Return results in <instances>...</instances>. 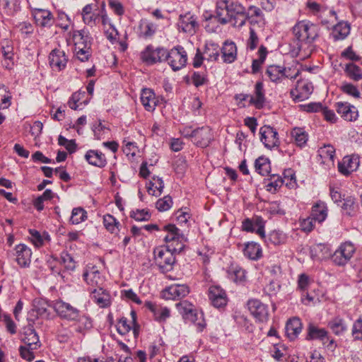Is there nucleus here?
Returning a JSON list of instances; mask_svg holds the SVG:
<instances>
[{"label":"nucleus","instance_id":"39","mask_svg":"<svg viewBox=\"0 0 362 362\" xmlns=\"http://www.w3.org/2000/svg\"><path fill=\"white\" fill-rule=\"evenodd\" d=\"M267 54L268 52L267 47L264 45H261L257 52L258 58L252 60L251 66L252 74H255L260 71L262 65L264 64L267 58Z\"/></svg>","mask_w":362,"mask_h":362},{"label":"nucleus","instance_id":"4","mask_svg":"<svg viewBox=\"0 0 362 362\" xmlns=\"http://www.w3.org/2000/svg\"><path fill=\"white\" fill-rule=\"evenodd\" d=\"M51 306L57 313V316H59L62 320L69 322L76 320L81 312L77 308L62 299L52 300Z\"/></svg>","mask_w":362,"mask_h":362},{"label":"nucleus","instance_id":"64","mask_svg":"<svg viewBox=\"0 0 362 362\" xmlns=\"http://www.w3.org/2000/svg\"><path fill=\"white\" fill-rule=\"evenodd\" d=\"M35 349H31L30 346H21L19 347V351L21 357L28 361H31L35 358L34 351Z\"/></svg>","mask_w":362,"mask_h":362},{"label":"nucleus","instance_id":"22","mask_svg":"<svg viewBox=\"0 0 362 362\" xmlns=\"http://www.w3.org/2000/svg\"><path fill=\"white\" fill-rule=\"evenodd\" d=\"M140 100L145 110L148 112H153L158 102L155 93L151 88L142 89Z\"/></svg>","mask_w":362,"mask_h":362},{"label":"nucleus","instance_id":"13","mask_svg":"<svg viewBox=\"0 0 362 362\" xmlns=\"http://www.w3.org/2000/svg\"><path fill=\"white\" fill-rule=\"evenodd\" d=\"M247 21L250 24V28H263L265 25V19L261 9L255 6H250L245 10Z\"/></svg>","mask_w":362,"mask_h":362},{"label":"nucleus","instance_id":"21","mask_svg":"<svg viewBox=\"0 0 362 362\" xmlns=\"http://www.w3.org/2000/svg\"><path fill=\"white\" fill-rule=\"evenodd\" d=\"M84 158L88 164L99 168H103L107 163L105 154L98 150L87 151Z\"/></svg>","mask_w":362,"mask_h":362},{"label":"nucleus","instance_id":"50","mask_svg":"<svg viewBox=\"0 0 362 362\" xmlns=\"http://www.w3.org/2000/svg\"><path fill=\"white\" fill-rule=\"evenodd\" d=\"M192 83L195 87H199L209 83L206 71H194L191 77Z\"/></svg>","mask_w":362,"mask_h":362},{"label":"nucleus","instance_id":"35","mask_svg":"<svg viewBox=\"0 0 362 362\" xmlns=\"http://www.w3.org/2000/svg\"><path fill=\"white\" fill-rule=\"evenodd\" d=\"M243 253L248 259L257 260L262 257V250L261 246L258 243L249 242L245 244Z\"/></svg>","mask_w":362,"mask_h":362},{"label":"nucleus","instance_id":"57","mask_svg":"<svg viewBox=\"0 0 362 362\" xmlns=\"http://www.w3.org/2000/svg\"><path fill=\"white\" fill-rule=\"evenodd\" d=\"M173 205L172 197L169 195L165 196L162 199H159L156 204V209L159 211H165L170 209Z\"/></svg>","mask_w":362,"mask_h":362},{"label":"nucleus","instance_id":"51","mask_svg":"<svg viewBox=\"0 0 362 362\" xmlns=\"http://www.w3.org/2000/svg\"><path fill=\"white\" fill-rule=\"evenodd\" d=\"M86 211L81 207L74 208L72 210L70 222L72 224H78L87 218Z\"/></svg>","mask_w":362,"mask_h":362},{"label":"nucleus","instance_id":"3","mask_svg":"<svg viewBox=\"0 0 362 362\" xmlns=\"http://www.w3.org/2000/svg\"><path fill=\"white\" fill-rule=\"evenodd\" d=\"M165 61H167L173 71H178L185 66L187 54L183 47L177 45L170 50L165 49Z\"/></svg>","mask_w":362,"mask_h":362},{"label":"nucleus","instance_id":"53","mask_svg":"<svg viewBox=\"0 0 362 362\" xmlns=\"http://www.w3.org/2000/svg\"><path fill=\"white\" fill-rule=\"evenodd\" d=\"M60 263L64 265L66 269L69 271H74L76 268V262L73 257L65 251H63L60 255Z\"/></svg>","mask_w":362,"mask_h":362},{"label":"nucleus","instance_id":"2","mask_svg":"<svg viewBox=\"0 0 362 362\" xmlns=\"http://www.w3.org/2000/svg\"><path fill=\"white\" fill-rule=\"evenodd\" d=\"M293 33L298 40L297 46L299 52L309 49L310 54L311 44L318 37L319 28L310 21H302L297 23L293 28Z\"/></svg>","mask_w":362,"mask_h":362},{"label":"nucleus","instance_id":"19","mask_svg":"<svg viewBox=\"0 0 362 362\" xmlns=\"http://www.w3.org/2000/svg\"><path fill=\"white\" fill-rule=\"evenodd\" d=\"M67 61L65 52L59 49H53L49 55V63L54 70L64 69L66 66Z\"/></svg>","mask_w":362,"mask_h":362},{"label":"nucleus","instance_id":"36","mask_svg":"<svg viewBox=\"0 0 362 362\" xmlns=\"http://www.w3.org/2000/svg\"><path fill=\"white\" fill-rule=\"evenodd\" d=\"M93 298L95 303L100 308H106L110 304V298L109 293L103 288L99 287L98 289L95 288L93 291Z\"/></svg>","mask_w":362,"mask_h":362},{"label":"nucleus","instance_id":"61","mask_svg":"<svg viewBox=\"0 0 362 362\" xmlns=\"http://www.w3.org/2000/svg\"><path fill=\"white\" fill-rule=\"evenodd\" d=\"M341 90L349 95L353 96L355 98H359L361 96L360 92L358 90L357 87L351 83H346L341 86Z\"/></svg>","mask_w":362,"mask_h":362},{"label":"nucleus","instance_id":"16","mask_svg":"<svg viewBox=\"0 0 362 362\" xmlns=\"http://www.w3.org/2000/svg\"><path fill=\"white\" fill-rule=\"evenodd\" d=\"M14 250L17 264L22 268L29 267L32 257L31 249L25 244H18Z\"/></svg>","mask_w":362,"mask_h":362},{"label":"nucleus","instance_id":"17","mask_svg":"<svg viewBox=\"0 0 362 362\" xmlns=\"http://www.w3.org/2000/svg\"><path fill=\"white\" fill-rule=\"evenodd\" d=\"M358 166L359 159L357 156H346L338 163V170L342 175L349 176L351 173L356 171Z\"/></svg>","mask_w":362,"mask_h":362},{"label":"nucleus","instance_id":"34","mask_svg":"<svg viewBox=\"0 0 362 362\" xmlns=\"http://www.w3.org/2000/svg\"><path fill=\"white\" fill-rule=\"evenodd\" d=\"M156 25L146 20H141L139 25V36L148 39L154 35L156 31Z\"/></svg>","mask_w":362,"mask_h":362},{"label":"nucleus","instance_id":"59","mask_svg":"<svg viewBox=\"0 0 362 362\" xmlns=\"http://www.w3.org/2000/svg\"><path fill=\"white\" fill-rule=\"evenodd\" d=\"M130 217L136 221H145L149 220L151 214L146 209H137L131 212Z\"/></svg>","mask_w":362,"mask_h":362},{"label":"nucleus","instance_id":"47","mask_svg":"<svg viewBox=\"0 0 362 362\" xmlns=\"http://www.w3.org/2000/svg\"><path fill=\"white\" fill-rule=\"evenodd\" d=\"M344 71L351 80L358 81L362 78V69L354 63L347 64Z\"/></svg>","mask_w":362,"mask_h":362},{"label":"nucleus","instance_id":"43","mask_svg":"<svg viewBox=\"0 0 362 362\" xmlns=\"http://www.w3.org/2000/svg\"><path fill=\"white\" fill-rule=\"evenodd\" d=\"M319 156L322 160V163L325 162H329L332 165H334V158L335 156V148L332 145H325L321 147L319 151Z\"/></svg>","mask_w":362,"mask_h":362},{"label":"nucleus","instance_id":"38","mask_svg":"<svg viewBox=\"0 0 362 362\" xmlns=\"http://www.w3.org/2000/svg\"><path fill=\"white\" fill-rule=\"evenodd\" d=\"M291 136L296 146L302 148L305 146L308 140V134L302 127H294L291 132Z\"/></svg>","mask_w":362,"mask_h":362},{"label":"nucleus","instance_id":"32","mask_svg":"<svg viewBox=\"0 0 362 362\" xmlns=\"http://www.w3.org/2000/svg\"><path fill=\"white\" fill-rule=\"evenodd\" d=\"M75 323V330L76 332L84 334L88 330L93 327V321L91 318L85 314L81 315V312L79 315L76 317Z\"/></svg>","mask_w":362,"mask_h":362},{"label":"nucleus","instance_id":"41","mask_svg":"<svg viewBox=\"0 0 362 362\" xmlns=\"http://www.w3.org/2000/svg\"><path fill=\"white\" fill-rule=\"evenodd\" d=\"M164 182L162 178L158 177H153L152 180L149 182L147 186V192L149 194L155 197H159L163 190Z\"/></svg>","mask_w":362,"mask_h":362},{"label":"nucleus","instance_id":"12","mask_svg":"<svg viewBox=\"0 0 362 362\" xmlns=\"http://www.w3.org/2000/svg\"><path fill=\"white\" fill-rule=\"evenodd\" d=\"M209 298L211 304L216 308L226 305L228 298L226 291L218 286H212L209 289Z\"/></svg>","mask_w":362,"mask_h":362},{"label":"nucleus","instance_id":"6","mask_svg":"<svg viewBox=\"0 0 362 362\" xmlns=\"http://www.w3.org/2000/svg\"><path fill=\"white\" fill-rule=\"evenodd\" d=\"M355 250L356 248L351 243L346 242L334 252L332 260L336 265L344 266L350 261Z\"/></svg>","mask_w":362,"mask_h":362},{"label":"nucleus","instance_id":"62","mask_svg":"<svg viewBox=\"0 0 362 362\" xmlns=\"http://www.w3.org/2000/svg\"><path fill=\"white\" fill-rule=\"evenodd\" d=\"M11 98L5 86L0 85V105H4V108H8L11 105Z\"/></svg>","mask_w":362,"mask_h":362},{"label":"nucleus","instance_id":"25","mask_svg":"<svg viewBox=\"0 0 362 362\" xmlns=\"http://www.w3.org/2000/svg\"><path fill=\"white\" fill-rule=\"evenodd\" d=\"M222 58L225 63L230 64L237 59V46L233 41L226 40L221 48Z\"/></svg>","mask_w":362,"mask_h":362},{"label":"nucleus","instance_id":"7","mask_svg":"<svg viewBox=\"0 0 362 362\" xmlns=\"http://www.w3.org/2000/svg\"><path fill=\"white\" fill-rule=\"evenodd\" d=\"M165 48H154L152 45H149L141 52V59L146 64L152 65L158 62H165Z\"/></svg>","mask_w":362,"mask_h":362},{"label":"nucleus","instance_id":"46","mask_svg":"<svg viewBox=\"0 0 362 362\" xmlns=\"http://www.w3.org/2000/svg\"><path fill=\"white\" fill-rule=\"evenodd\" d=\"M358 205L356 203V199L354 197L349 196L344 199L341 209L346 215L353 216L356 211Z\"/></svg>","mask_w":362,"mask_h":362},{"label":"nucleus","instance_id":"37","mask_svg":"<svg viewBox=\"0 0 362 362\" xmlns=\"http://www.w3.org/2000/svg\"><path fill=\"white\" fill-rule=\"evenodd\" d=\"M72 38L75 47H91L90 37L88 33L84 30H74Z\"/></svg>","mask_w":362,"mask_h":362},{"label":"nucleus","instance_id":"58","mask_svg":"<svg viewBox=\"0 0 362 362\" xmlns=\"http://www.w3.org/2000/svg\"><path fill=\"white\" fill-rule=\"evenodd\" d=\"M351 335L355 341H362V318L356 320L352 327Z\"/></svg>","mask_w":362,"mask_h":362},{"label":"nucleus","instance_id":"24","mask_svg":"<svg viewBox=\"0 0 362 362\" xmlns=\"http://www.w3.org/2000/svg\"><path fill=\"white\" fill-rule=\"evenodd\" d=\"M164 230L168 233L164 240L168 244H174L177 241H187V238L174 224H168L164 226Z\"/></svg>","mask_w":362,"mask_h":362},{"label":"nucleus","instance_id":"18","mask_svg":"<svg viewBox=\"0 0 362 362\" xmlns=\"http://www.w3.org/2000/svg\"><path fill=\"white\" fill-rule=\"evenodd\" d=\"M335 108L337 113L346 121H355L358 117L356 108L348 103H337L335 104Z\"/></svg>","mask_w":362,"mask_h":362},{"label":"nucleus","instance_id":"54","mask_svg":"<svg viewBox=\"0 0 362 362\" xmlns=\"http://www.w3.org/2000/svg\"><path fill=\"white\" fill-rule=\"evenodd\" d=\"M259 37L255 28H250V35L246 42V49L248 51L255 50L259 44Z\"/></svg>","mask_w":362,"mask_h":362},{"label":"nucleus","instance_id":"29","mask_svg":"<svg viewBox=\"0 0 362 362\" xmlns=\"http://www.w3.org/2000/svg\"><path fill=\"white\" fill-rule=\"evenodd\" d=\"M327 207L322 201H317L312 206L310 216L318 223L323 222L327 216Z\"/></svg>","mask_w":362,"mask_h":362},{"label":"nucleus","instance_id":"27","mask_svg":"<svg viewBox=\"0 0 362 362\" xmlns=\"http://www.w3.org/2000/svg\"><path fill=\"white\" fill-rule=\"evenodd\" d=\"M145 305L153 313L155 320L159 322H165L170 315V309L167 307H159L151 301L146 302Z\"/></svg>","mask_w":362,"mask_h":362},{"label":"nucleus","instance_id":"20","mask_svg":"<svg viewBox=\"0 0 362 362\" xmlns=\"http://www.w3.org/2000/svg\"><path fill=\"white\" fill-rule=\"evenodd\" d=\"M307 341L320 340L325 344V339H329L328 332L325 328H320L316 325L310 322L307 327Z\"/></svg>","mask_w":362,"mask_h":362},{"label":"nucleus","instance_id":"44","mask_svg":"<svg viewBox=\"0 0 362 362\" xmlns=\"http://www.w3.org/2000/svg\"><path fill=\"white\" fill-rule=\"evenodd\" d=\"M255 171L259 175L262 176L268 175L271 170L269 158L263 156L257 158L255 162Z\"/></svg>","mask_w":362,"mask_h":362},{"label":"nucleus","instance_id":"48","mask_svg":"<svg viewBox=\"0 0 362 362\" xmlns=\"http://www.w3.org/2000/svg\"><path fill=\"white\" fill-rule=\"evenodd\" d=\"M219 47L216 44H209L205 46L204 55L207 61H216L219 57Z\"/></svg>","mask_w":362,"mask_h":362},{"label":"nucleus","instance_id":"1","mask_svg":"<svg viewBox=\"0 0 362 362\" xmlns=\"http://www.w3.org/2000/svg\"><path fill=\"white\" fill-rule=\"evenodd\" d=\"M215 18L221 24L231 23L234 27L241 28L246 21L245 8L238 1L232 0H218L216 16H210L206 20Z\"/></svg>","mask_w":362,"mask_h":362},{"label":"nucleus","instance_id":"33","mask_svg":"<svg viewBox=\"0 0 362 362\" xmlns=\"http://www.w3.org/2000/svg\"><path fill=\"white\" fill-rule=\"evenodd\" d=\"M197 26V22L193 16H190L189 14L180 16L178 27L182 29L183 32L189 33H194Z\"/></svg>","mask_w":362,"mask_h":362},{"label":"nucleus","instance_id":"14","mask_svg":"<svg viewBox=\"0 0 362 362\" xmlns=\"http://www.w3.org/2000/svg\"><path fill=\"white\" fill-rule=\"evenodd\" d=\"M33 16L35 23L42 28H51L54 23V18L52 12L47 9L35 8Z\"/></svg>","mask_w":362,"mask_h":362},{"label":"nucleus","instance_id":"40","mask_svg":"<svg viewBox=\"0 0 362 362\" xmlns=\"http://www.w3.org/2000/svg\"><path fill=\"white\" fill-rule=\"evenodd\" d=\"M283 71H285V67L284 66L270 65L267 68L265 74L269 77L271 81L279 83L284 77Z\"/></svg>","mask_w":362,"mask_h":362},{"label":"nucleus","instance_id":"10","mask_svg":"<svg viewBox=\"0 0 362 362\" xmlns=\"http://www.w3.org/2000/svg\"><path fill=\"white\" fill-rule=\"evenodd\" d=\"M247 308L253 317L260 322H265L269 319V310L267 305L259 300L251 299L247 301Z\"/></svg>","mask_w":362,"mask_h":362},{"label":"nucleus","instance_id":"11","mask_svg":"<svg viewBox=\"0 0 362 362\" xmlns=\"http://www.w3.org/2000/svg\"><path fill=\"white\" fill-rule=\"evenodd\" d=\"M21 340L25 345L30 346L31 349H38L41 346L39 336L30 324L23 328Z\"/></svg>","mask_w":362,"mask_h":362},{"label":"nucleus","instance_id":"45","mask_svg":"<svg viewBox=\"0 0 362 362\" xmlns=\"http://www.w3.org/2000/svg\"><path fill=\"white\" fill-rule=\"evenodd\" d=\"M229 277L236 283L245 281V271L238 265H231L228 271Z\"/></svg>","mask_w":362,"mask_h":362},{"label":"nucleus","instance_id":"15","mask_svg":"<svg viewBox=\"0 0 362 362\" xmlns=\"http://www.w3.org/2000/svg\"><path fill=\"white\" fill-rule=\"evenodd\" d=\"M189 287L187 284H172L163 291V296L165 299H179L187 296Z\"/></svg>","mask_w":362,"mask_h":362},{"label":"nucleus","instance_id":"26","mask_svg":"<svg viewBox=\"0 0 362 362\" xmlns=\"http://www.w3.org/2000/svg\"><path fill=\"white\" fill-rule=\"evenodd\" d=\"M303 328L300 318L293 317L286 325V334L291 341L295 340L301 332Z\"/></svg>","mask_w":362,"mask_h":362},{"label":"nucleus","instance_id":"60","mask_svg":"<svg viewBox=\"0 0 362 362\" xmlns=\"http://www.w3.org/2000/svg\"><path fill=\"white\" fill-rule=\"evenodd\" d=\"M176 308L184 318L191 309H194V305L187 300H183L176 304Z\"/></svg>","mask_w":362,"mask_h":362},{"label":"nucleus","instance_id":"23","mask_svg":"<svg viewBox=\"0 0 362 362\" xmlns=\"http://www.w3.org/2000/svg\"><path fill=\"white\" fill-rule=\"evenodd\" d=\"M313 86L310 82L298 81L297 88L295 90L291 91V95L294 100L302 101L308 98L313 93Z\"/></svg>","mask_w":362,"mask_h":362},{"label":"nucleus","instance_id":"30","mask_svg":"<svg viewBox=\"0 0 362 362\" xmlns=\"http://www.w3.org/2000/svg\"><path fill=\"white\" fill-rule=\"evenodd\" d=\"M184 319L193 322L197 326L198 332H202L206 327L203 313L197 310L194 305V309H191L190 313H188Z\"/></svg>","mask_w":362,"mask_h":362},{"label":"nucleus","instance_id":"56","mask_svg":"<svg viewBox=\"0 0 362 362\" xmlns=\"http://www.w3.org/2000/svg\"><path fill=\"white\" fill-rule=\"evenodd\" d=\"M75 54L81 62H86L91 56V47H75Z\"/></svg>","mask_w":362,"mask_h":362},{"label":"nucleus","instance_id":"5","mask_svg":"<svg viewBox=\"0 0 362 362\" xmlns=\"http://www.w3.org/2000/svg\"><path fill=\"white\" fill-rule=\"evenodd\" d=\"M153 254L156 264L163 272H168L173 269L175 257L173 252L168 247H156Z\"/></svg>","mask_w":362,"mask_h":362},{"label":"nucleus","instance_id":"8","mask_svg":"<svg viewBox=\"0 0 362 362\" xmlns=\"http://www.w3.org/2000/svg\"><path fill=\"white\" fill-rule=\"evenodd\" d=\"M259 134L260 141L264 144L266 148L272 149L280 145L278 132L272 127L264 125L259 129Z\"/></svg>","mask_w":362,"mask_h":362},{"label":"nucleus","instance_id":"28","mask_svg":"<svg viewBox=\"0 0 362 362\" xmlns=\"http://www.w3.org/2000/svg\"><path fill=\"white\" fill-rule=\"evenodd\" d=\"M265 103V95L263 83L257 81L255 86V96L251 95L250 104L254 105L257 109L263 107Z\"/></svg>","mask_w":362,"mask_h":362},{"label":"nucleus","instance_id":"63","mask_svg":"<svg viewBox=\"0 0 362 362\" xmlns=\"http://www.w3.org/2000/svg\"><path fill=\"white\" fill-rule=\"evenodd\" d=\"M316 222L317 221L315 219H313L310 216L300 221V226L303 231L309 233L313 230Z\"/></svg>","mask_w":362,"mask_h":362},{"label":"nucleus","instance_id":"55","mask_svg":"<svg viewBox=\"0 0 362 362\" xmlns=\"http://www.w3.org/2000/svg\"><path fill=\"white\" fill-rule=\"evenodd\" d=\"M350 32V28L348 25H338L335 27L333 33L334 40H344Z\"/></svg>","mask_w":362,"mask_h":362},{"label":"nucleus","instance_id":"52","mask_svg":"<svg viewBox=\"0 0 362 362\" xmlns=\"http://www.w3.org/2000/svg\"><path fill=\"white\" fill-rule=\"evenodd\" d=\"M103 224L105 228L110 233L118 230L119 223L110 214H105L103 216Z\"/></svg>","mask_w":362,"mask_h":362},{"label":"nucleus","instance_id":"49","mask_svg":"<svg viewBox=\"0 0 362 362\" xmlns=\"http://www.w3.org/2000/svg\"><path fill=\"white\" fill-rule=\"evenodd\" d=\"M268 240L275 245L286 243L287 235L280 230H275L269 234Z\"/></svg>","mask_w":362,"mask_h":362},{"label":"nucleus","instance_id":"9","mask_svg":"<svg viewBox=\"0 0 362 362\" xmlns=\"http://www.w3.org/2000/svg\"><path fill=\"white\" fill-rule=\"evenodd\" d=\"M214 140V135L211 129L209 126H204L194 129L192 141L197 146L206 148L209 146Z\"/></svg>","mask_w":362,"mask_h":362},{"label":"nucleus","instance_id":"42","mask_svg":"<svg viewBox=\"0 0 362 362\" xmlns=\"http://www.w3.org/2000/svg\"><path fill=\"white\" fill-rule=\"evenodd\" d=\"M328 327L336 335H341L347 329L345 320L339 317H336L328 322Z\"/></svg>","mask_w":362,"mask_h":362},{"label":"nucleus","instance_id":"31","mask_svg":"<svg viewBox=\"0 0 362 362\" xmlns=\"http://www.w3.org/2000/svg\"><path fill=\"white\" fill-rule=\"evenodd\" d=\"M83 277L84 281L89 284L90 286L95 287L100 286L103 284V279L100 276L99 271L94 267L90 269L86 270L83 274Z\"/></svg>","mask_w":362,"mask_h":362}]
</instances>
